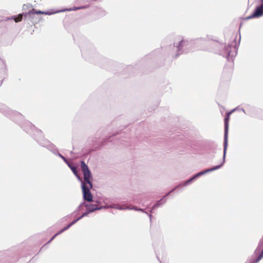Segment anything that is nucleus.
<instances>
[{"label": "nucleus", "mask_w": 263, "mask_h": 263, "mask_svg": "<svg viewBox=\"0 0 263 263\" xmlns=\"http://www.w3.org/2000/svg\"><path fill=\"white\" fill-rule=\"evenodd\" d=\"M74 175L76 176V177L78 178V180L80 181L82 183V182H84V181L82 180V178L80 177V176L78 175V172L76 173V174H74Z\"/></svg>", "instance_id": "obj_14"}, {"label": "nucleus", "mask_w": 263, "mask_h": 263, "mask_svg": "<svg viewBox=\"0 0 263 263\" xmlns=\"http://www.w3.org/2000/svg\"><path fill=\"white\" fill-rule=\"evenodd\" d=\"M262 257H263V248H262V250L260 254L259 255V256L256 259V260L255 261H254L253 263L258 262Z\"/></svg>", "instance_id": "obj_10"}, {"label": "nucleus", "mask_w": 263, "mask_h": 263, "mask_svg": "<svg viewBox=\"0 0 263 263\" xmlns=\"http://www.w3.org/2000/svg\"><path fill=\"white\" fill-rule=\"evenodd\" d=\"M81 167L84 176V182H82V183L88 185L90 187H92V184L91 182L92 177V174L87 165L84 161H81Z\"/></svg>", "instance_id": "obj_3"}, {"label": "nucleus", "mask_w": 263, "mask_h": 263, "mask_svg": "<svg viewBox=\"0 0 263 263\" xmlns=\"http://www.w3.org/2000/svg\"><path fill=\"white\" fill-rule=\"evenodd\" d=\"M66 164L70 168L73 174H76V173L77 172V168L75 166L72 165L69 162Z\"/></svg>", "instance_id": "obj_9"}, {"label": "nucleus", "mask_w": 263, "mask_h": 263, "mask_svg": "<svg viewBox=\"0 0 263 263\" xmlns=\"http://www.w3.org/2000/svg\"><path fill=\"white\" fill-rule=\"evenodd\" d=\"M85 207L86 208L87 210L89 211V212L91 213L96 210H101L103 208L102 206H99L96 204H87L86 203L85 204Z\"/></svg>", "instance_id": "obj_7"}, {"label": "nucleus", "mask_w": 263, "mask_h": 263, "mask_svg": "<svg viewBox=\"0 0 263 263\" xmlns=\"http://www.w3.org/2000/svg\"><path fill=\"white\" fill-rule=\"evenodd\" d=\"M56 13L55 12H46V11H42L41 10H35L34 9H32L31 10H30V11H29L27 13H26L24 14L25 16H26V17H29L30 18H33V16H34V15L36 14H46V15H51V14H54Z\"/></svg>", "instance_id": "obj_5"}, {"label": "nucleus", "mask_w": 263, "mask_h": 263, "mask_svg": "<svg viewBox=\"0 0 263 263\" xmlns=\"http://www.w3.org/2000/svg\"><path fill=\"white\" fill-rule=\"evenodd\" d=\"M90 213H91V212H89V211H88V210H87L86 209V211L82 214V216L85 217V216H87V215L88 214H89Z\"/></svg>", "instance_id": "obj_16"}, {"label": "nucleus", "mask_w": 263, "mask_h": 263, "mask_svg": "<svg viewBox=\"0 0 263 263\" xmlns=\"http://www.w3.org/2000/svg\"><path fill=\"white\" fill-rule=\"evenodd\" d=\"M83 217H84V216H82V215L81 216H79V217H78V218H77V219H78V221H79V220H80L81 219H82Z\"/></svg>", "instance_id": "obj_19"}, {"label": "nucleus", "mask_w": 263, "mask_h": 263, "mask_svg": "<svg viewBox=\"0 0 263 263\" xmlns=\"http://www.w3.org/2000/svg\"><path fill=\"white\" fill-rule=\"evenodd\" d=\"M87 8L86 6H81V7H73V8H70L69 9H67L66 10H60V11H56L55 12H63V11H65L66 10L67 11H75V10H79V9H83V8Z\"/></svg>", "instance_id": "obj_8"}, {"label": "nucleus", "mask_w": 263, "mask_h": 263, "mask_svg": "<svg viewBox=\"0 0 263 263\" xmlns=\"http://www.w3.org/2000/svg\"><path fill=\"white\" fill-rule=\"evenodd\" d=\"M23 15L22 14H20L16 17L14 18V20L15 22H18L22 21L23 18Z\"/></svg>", "instance_id": "obj_12"}, {"label": "nucleus", "mask_w": 263, "mask_h": 263, "mask_svg": "<svg viewBox=\"0 0 263 263\" xmlns=\"http://www.w3.org/2000/svg\"><path fill=\"white\" fill-rule=\"evenodd\" d=\"M263 14V4L257 7L253 13L247 17L248 19L259 17Z\"/></svg>", "instance_id": "obj_6"}, {"label": "nucleus", "mask_w": 263, "mask_h": 263, "mask_svg": "<svg viewBox=\"0 0 263 263\" xmlns=\"http://www.w3.org/2000/svg\"><path fill=\"white\" fill-rule=\"evenodd\" d=\"M71 227V225L69 223L68 225H67L65 227H64L63 228V229L64 230V231H66L67 230H68L69 228H70Z\"/></svg>", "instance_id": "obj_17"}, {"label": "nucleus", "mask_w": 263, "mask_h": 263, "mask_svg": "<svg viewBox=\"0 0 263 263\" xmlns=\"http://www.w3.org/2000/svg\"><path fill=\"white\" fill-rule=\"evenodd\" d=\"M74 175L76 176V177L78 178V180L80 181L82 183V182H84V181L82 180V178L80 177V176L78 175V172L76 173V174H74Z\"/></svg>", "instance_id": "obj_13"}, {"label": "nucleus", "mask_w": 263, "mask_h": 263, "mask_svg": "<svg viewBox=\"0 0 263 263\" xmlns=\"http://www.w3.org/2000/svg\"><path fill=\"white\" fill-rule=\"evenodd\" d=\"M5 66V65H4V67ZM5 68V67H4V69ZM4 71H5V70L4 69Z\"/></svg>", "instance_id": "obj_20"}, {"label": "nucleus", "mask_w": 263, "mask_h": 263, "mask_svg": "<svg viewBox=\"0 0 263 263\" xmlns=\"http://www.w3.org/2000/svg\"><path fill=\"white\" fill-rule=\"evenodd\" d=\"M233 111V110H232L228 113L226 114V117L224 119V154H223V159H224L226 152L228 146V129H229V119H230V116L231 113ZM224 162V160H223L222 163L217 166H216L215 167H214L213 168H211L208 170H207L206 172H210V171H213L214 170H216L217 169L219 168L223 164Z\"/></svg>", "instance_id": "obj_2"}, {"label": "nucleus", "mask_w": 263, "mask_h": 263, "mask_svg": "<svg viewBox=\"0 0 263 263\" xmlns=\"http://www.w3.org/2000/svg\"><path fill=\"white\" fill-rule=\"evenodd\" d=\"M64 230L62 229L58 233H56L49 241L47 243L50 242L56 236H57L60 234L62 233V232H64Z\"/></svg>", "instance_id": "obj_11"}, {"label": "nucleus", "mask_w": 263, "mask_h": 263, "mask_svg": "<svg viewBox=\"0 0 263 263\" xmlns=\"http://www.w3.org/2000/svg\"><path fill=\"white\" fill-rule=\"evenodd\" d=\"M261 1H262V2H263V0H261Z\"/></svg>", "instance_id": "obj_21"}, {"label": "nucleus", "mask_w": 263, "mask_h": 263, "mask_svg": "<svg viewBox=\"0 0 263 263\" xmlns=\"http://www.w3.org/2000/svg\"><path fill=\"white\" fill-rule=\"evenodd\" d=\"M81 187L84 199L88 202L91 201L92 200V195L90 193V189L92 187H90V186L85 184L84 183H82Z\"/></svg>", "instance_id": "obj_4"}, {"label": "nucleus", "mask_w": 263, "mask_h": 263, "mask_svg": "<svg viewBox=\"0 0 263 263\" xmlns=\"http://www.w3.org/2000/svg\"><path fill=\"white\" fill-rule=\"evenodd\" d=\"M78 221V219H75L74 220L71 221L70 224L71 225V226L72 225H73L74 224H75L77 221Z\"/></svg>", "instance_id": "obj_18"}, {"label": "nucleus", "mask_w": 263, "mask_h": 263, "mask_svg": "<svg viewBox=\"0 0 263 263\" xmlns=\"http://www.w3.org/2000/svg\"><path fill=\"white\" fill-rule=\"evenodd\" d=\"M0 111L6 116L11 118L15 122H20L19 124H21L22 128L27 133L33 134L34 139L40 145L43 147H46L54 154L61 158L66 163H68V161L67 160L58 152L56 146L44 138L41 130L36 129L30 122L24 121V117L22 115L11 110L8 107L1 104H0Z\"/></svg>", "instance_id": "obj_1"}, {"label": "nucleus", "mask_w": 263, "mask_h": 263, "mask_svg": "<svg viewBox=\"0 0 263 263\" xmlns=\"http://www.w3.org/2000/svg\"><path fill=\"white\" fill-rule=\"evenodd\" d=\"M85 204H86V203H85V202H83V203H81V204L79 205V206L78 207V208H77V210L78 211H80V210H81V207H82L83 205H84V206H85Z\"/></svg>", "instance_id": "obj_15"}]
</instances>
